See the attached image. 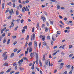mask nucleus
<instances>
[{"mask_svg":"<svg viewBox=\"0 0 74 74\" xmlns=\"http://www.w3.org/2000/svg\"><path fill=\"white\" fill-rule=\"evenodd\" d=\"M36 61L35 62L36 64H38V53L36 54Z\"/></svg>","mask_w":74,"mask_h":74,"instance_id":"obj_1","label":"nucleus"},{"mask_svg":"<svg viewBox=\"0 0 74 74\" xmlns=\"http://www.w3.org/2000/svg\"><path fill=\"white\" fill-rule=\"evenodd\" d=\"M40 38H42V40L43 41H44L45 39V36H43L42 35H41L40 36Z\"/></svg>","mask_w":74,"mask_h":74,"instance_id":"obj_2","label":"nucleus"},{"mask_svg":"<svg viewBox=\"0 0 74 74\" xmlns=\"http://www.w3.org/2000/svg\"><path fill=\"white\" fill-rule=\"evenodd\" d=\"M37 41H35L34 42V47L35 49H36V48H37Z\"/></svg>","mask_w":74,"mask_h":74,"instance_id":"obj_3","label":"nucleus"},{"mask_svg":"<svg viewBox=\"0 0 74 74\" xmlns=\"http://www.w3.org/2000/svg\"><path fill=\"white\" fill-rule=\"evenodd\" d=\"M35 38V34L33 33L31 36V41H33V40H34Z\"/></svg>","mask_w":74,"mask_h":74,"instance_id":"obj_4","label":"nucleus"},{"mask_svg":"<svg viewBox=\"0 0 74 74\" xmlns=\"http://www.w3.org/2000/svg\"><path fill=\"white\" fill-rule=\"evenodd\" d=\"M11 10H9V13H10V15H12V14H14V10H13V9H11Z\"/></svg>","mask_w":74,"mask_h":74,"instance_id":"obj_5","label":"nucleus"},{"mask_svg":"<svg viewBox=\"0 0 74 74\" xmlns=\"http://www.w3.org/2000/svg\"><path fill=\"white\" fill-rule=\"evenodd\" d=\"M25 56H26V54L27 53L28 54L29 53V48H27V51H25Z\"/></svg>","mask_w":74,"mask_h":74,"instance_id":"obj_6","label":"nucleus"},{"mask_svg":"<svg viewBox=\"0 0 74 74\" xmlns=\"http://www.w3.org/2000/svg\"><path fill=\"white\" fill-rule=\"evenodd\" d=\"M34 53H32L30 54V56L31 58H32L33 56H34Z\"/></svg>","mask_w":74,"mask_h":74,"instance_id":"obj_7","label":"nucleus"},{"mask_svg":"<svg viewBox=\"0 0 74 74\" xmlns=\"http://www.w3.org/2000/svg\"><path fill=\"white\" fill-rule=\"evenodd\" d=\"M37 27H36V28L37 29H40V25H39L38 22H37Z\"/></svg>","mask_w":74,"mask_h":74,"instance_id":"obj_8","label":"nucleus"},{"mask_svg":"<svg viewBox=\"0 0 74 74\" xmlns=\"http://www.w3.org/2000/svg\"><path fill=\"white\" fill-rule=\"evenodd\" d=\"M3 65H4V66L8 67V64L7 63V62H5L3 64Z\"/></svg>","mask_w":74,"mask_h":74,"instance_id":"obj_9","label":"nucleus"},{"mask_svg":"<svg viewBox=\"0 0 74 74\" xmlns=\"http://www.w3.org/2000/svg\"><path fill=\"white\" fill-rule=\"evenodd\" d=\"M11 25V26L10 25L9 26V27L10 28H11L12 27H14V22H12Z\"/></svg>","mask_w":74,"mask_h":74,"instance_id":"obj_10","label":"nucleus"},{"mask_svg":"<svg viewBox=\"0 0 74 74\" xmlns=\"http://www.w3.org/2000/svg\"><path fill=\"white\" fill-rule=\"evenodd\" d=\"M22 63L23 62V59H21V60H19L18 62V64H20V63Z\"/></svg>","mask_w":74,"mask_h":74,"instance_id":"obj_11","label":"nucleus"},{"mask_svg":"<svg viewBox=\"0 0 74 74\" xmlns=\"http://www.w3.org/2000/svg\"><path fill=\"white\" fill-rule=\"evenodd\" d=\"M45 60V55L44 54L43 56L42 60L43 61H44Z\"/></svg>","mask_w":74,"mask_h":74,"instance_id":"obj_12","label":"nucleus"},{"mask_svg":"<svg viewBox=\"0 0 74 74\" xmlns=\"http://www.w3.org/2000/svg\"><path fill=\"white\" fill-rule=\"evenodd\" d=\"M49 30V28L47 27H46L45 28V31L46 32H47Z\"/></svg>","mask_w":74,"mask_h":74,"instance_id":"obj_13","label":"nucleus"},{"mask_svg":"<svg viewBox=\"0 0 74 74\" xmlns=\"http://www.w3.org/2000/svg\"><path fill=\"white\" fill-rule=\"evenodd\" d=\"M42 19H43V22H45L46 21V18H45V17H42Z\"/></svg>","mask_w":74,"mask_h":74,"instance_id":"obj_14","label":"nucleus"},{"mask_svg":"<svg viewBox=\"0 0 74 74\" xmlns=\"http://www.w3.org/2000/svg\"><path fill=\"white\" fill-rule=\"evenodd\" d=\"M29 35H27L26 38H25V40H29Z\"/></svg>","mask_w":74,"mask_h":74,"instance_id":"obj_15","label":"nucleus"},{"mask_svg":"<svg viewBox=\"0 0 74 74\" xmlns=\"http://www.w3.org/2000/svg\"><path fill=\"white\" fill-rule=\"evenodd\" d=\"M7 4L8 5L11 6V5H12V3H11V2H9Z\"/></svg>","mask_w":74,"mask_h":74,"instance_id":"obj_16","label":"nucleus"},{"mask_svg":"<svg viewBox=\"0 0 74 74\" xmlns=\"http://www.w3.org/2000/svg\"><path fill=\"white\" fill-rule=\"evenodd\" d=\"M39 64L41 67H42V62H41V61L40 60H39Z\"/></svg>","mask_w":74,"mask_h":74,"instance_id":"obj_17","label":"nucleus"},{"mask_svg":"<svg viewBox=\"0 0 74 74\" xmlns=\"http://www.w3.org/2000/svg\"><path fill=\"white\" fill-rule=\"evenodd\" d=\"M4 5L5 3H3L2 5V9H4Z\"/></svg>","mask_w":74,"mask_h":74,"instance_id":"obj_18","label":"nucleus"},{"mask_svg":"<svg viewBox=\"0 0 74 74\" xmlns=\"http://www.w3.org/2000/svg\"><path fill=\"white\" fill-rule=\"evenodd\" d=\"M11 70V69H9L7 70V71H6V73H8L9 72H10Z\"/></svg>","mask_w":74,"mask_h":74,"instance_id":"obj_19","label":"nucleus"},{"mask_svg":"<svg viewBox=\"0 0 74 74\" xmlns=\"http://www.w3.org/2000/svg\"><path fill=\"white\" fill-rule=\"evenodd\" d=\"M33 51V48H31L29 50V52L30 53V52H32V51Z\"/></svg>","mask_w":74,"mask_h":74,"instance_id":"obj_20","label":"nucleus"},{"mask_svg":"<svg viewBox=\"0 0 74 74\" xmlns=\"http://www.w3.org/2000/svg\"><path fill=\"white\" fill-rule=\"evenodd\" d=\"M7 58H8V56H5L3 58L4 60H5L6 59H7Z\"/></svg>","mask_w":74,"mask_h":74,"instance_id":"obj_21","label":"nucleus"},{"mask_svg":"<svg viewBox=\"0 0 74 74\" xmlns=\"http://www.w3.org/2000/svg\"><path fill=\"white\" fill-rule=\"evenodd\" d=\"M7 53V52H5L4 53H3V56L4 57L5 55H6Z\"/></svg>","mask_w":74,"mask_h":74,"instance_id":"obj_22","label":"nucleus"},{"mask_svg":"<svg viewBox=\"0 0 74 74\" xmlns=\"http://www.w3.org/2000/svg\"><path fill=\"white\" fill-rule=\"evenodd\" d=\"M52 39L53 41H55L56 40V39H55V37L52 36Z\"/></svg>","mask_w":74,"mask_h":74,"instance_id":"obj_23","label":"nucleus"},{"mask_svg":"<svg viewBox=\"0 0 74 74\" xmlns=\"http://www.w3.org/2000/svg\"><path fill=\"white\" fill-rule=\"evenodd\" d=\"M49 66H53V64H52V63H51V64L50 65V61H49Z\"/></svg>","mask_w":74,"mask_h":74,"instance_id":"obj_24","label":"nucleus"},{"mask_svg":"<svg viewBox=\"0 0 74 74\" xmlns=\"http://www.w3.org/2000/svg\"><path fill=\"white\" fill-rule=\"evenodd\" d=\"M43 45H44L45 46L46 45H47V42L45 41H44L43 42Z\"/></svg>","mask_w":74,"mask_h":74,"instance_id":"obj_25","label":"nucleus"},{"mask_svg":"<svg viewBox=\"0 0 74 74\" xmlns=\"http://www.w3.org/2000/svg\"><path fill=\"white\" fill-rule=\"evenodd\" d=\"M32 44H33V42H30L29 43L28 45L30 47L31 45H32Z\"/></svg>","mask_w":74,"mask_h":74,"instance_id":"obj_26","label":"nucleus"},{"mask_svg":"<svg viewBox=\"0 0 74 74\" xmlns=\"http://www.w3.org/2000/svg\"><path fill=\"white\" fill-rule=\"evenodd\" d=\"M6 41H7V39L5 38H4L3 39V43H5Z\"/></svg>","mask_w":74,"mask_h":74,"instance_id":"obj_27","label":"nucleus"},{"mask_svg":"<svg viewBox=\"0 0 74 74\" xmlns=\"http://www.w3.org/2000/svg\"><path fill=\"white\" fill-rule=\"evenodd\" d=\"M19 69L21 71H22L24 70V69L23 68H22L21 67H20L19 68Z\"/></svg>","mask_w":74,"mask_h":74,"instance_id":"obj_28","label":"nucleus"},{"mask_svg":"<svg viewBox=\"0 0 74 74\" xmlns=\"http://www.w3.org/2000/svg\"><path fill=\"white\" fill-rule=\"evenodd\" d=\"M10 39H9L7 41V44L8 45L9 44H10Z\"/></svg>","mask_w":74,"mask_h":74,"instance_id":"obj_29","label":"nucleus"},{"mask_svg":"<svg viewBox=\"0 0 74 74\" xmlns=\"http://www.w3.org/2000/svg\"><path fill=\"white\" fill-rule=\"evenodd\" d=\"M50 23L51 25H53V21H50Z\"/></svg>","mask_w":74,"mask_h":74,"instance_id":"obj_30","label":"nucleus"},{"mask_svg":"<svg viewBox=\"0 0 74 74\" xmlns=\"http://www.w3.org/2000/svg\"><path fill=\"white\" fill-rule=\"evenodd\" d=\"M51 1H52V2H54L55 3H57V1L55 0H51Z\"/></svg>","mask_w":74,"mask_h":74,"instance_id":"obj_31","label":"nucleus"},{"mask_svg":"<svg viewBox=\"0 0 74 74\" xmlns=\"http://www.w3.org/2000/svg\"><path fill=\"white\" fill-rule=\"evenodd\" d=\"M46 65H48V60H47L45 62Z\"/></svg>","mask_w":74,"mask_h":74,"instance_id":"obj_32","label":"nucleus"},{"mask_svg":"<svg viewBox=\"0 0 74 74\" xmlns=\"http://www.w3.org/2000/svg\"><path fill=\"white\" fill-rule=\"evenodd\" d=\"M16 15H18V14H19V11L18 10H16Z\"/></svg>","mask_w":74,"mask_h":74,"instance_id":"obj_33","label":"nucleus"},{"mask_svg":"<svg viewBox=\"0 0 74 74\" xmlns=\"http://www.w3.org/2000/svg\"><path fill=\"white\" fill-rule=\"evenodd\" d=\"M45 24H42V27H44V29H45Z\"/></svg>","mask_w":74,"mask_h":74,"instance_id":"obj_34","label":"nucleus"},{"mask_svg":"<svg viewBox=\"0 0 74 74\" xmlns=\"http://www.w3.org/2000/svg\"><path fill=\"white\" fill-rule=\"evenodd\" d=\"M27 26H25L24 27H23V29H25L26 30L27 29Z\"/></svg>","mask_w":74,"mask_h":74,"instance_id":"obj_35","label":"nucleus"},{"mask_svg":"<svg viewBox=\"0 0 74 74\" xmlns=\"http://www.w3.org/2000/svg\"><path fill=\"white\" fill-rule=\"evenodd\" d=\"M19 6L20 8H22V7H23L22 5L21 4H20L19 5Z\"/></svg>","mask_w":74,"mask_h":74,"instance_id":"obj_36","label":"nucleus"},{"mask_svg":"<svg viewBox=\"0 0 74 74\" xmlns=\"http://www.w3.org/2000/svg\"><path fill=\"white\" fill-rule=\"evenodd\" d=\"M58 53V52L56 51L55 52L53 53V56H54V55H56V53Z\"/></svg>","mask_w":74,"mask_h":74,"instance_id":"obj_37","label":"nucleus"},{"mask_svg":"<svg viewBox=\"0 0 74 74\" xmlns=\"http://www.w3.org/2000/svg\"><path fill=\"white\" fill-rule=\"evenodd\" d=\"M14 56V53H12L11 54L10 56H11V57H13Z\"/></svg>","mask_w":74,"mask_h":74,"instance_id":"obj_38","label":"nucleus"},{"mask_svg":"<svg viewBox=\"0 0 74 74\" xmlns=\"http://www.w3.org/2000/svg\"><path fill=\"white\" fill-rule=\"evenodd\" d=\"M73 73V70L71 71L69 73V74H72Z\"/></svg>","mask_w":74,"mask_h":74,"instance_id":"obj_39","label":"nucleus"},{"mask_svg":"<svg viewBox=\"0 0 74 74\" xmlns=\"http://www.w3.org/2000/svg\"><path fill=\"white\" fill-rule=\"evenodd\" d=\"M47 38L48 40H51V38H50V36H47Z\"/></svg>","mask_w":74,"mask_h":74,"instance_id":"obj_40","label":"nucleus"},{"mask_svg":"<svg viewBox=\"0 0 74 74\" xmlns=\"http://www.w3.org/2000/svg\"><path fill=\"white\" fill-rule=\"evenodd\" d=\"M23 60H27V58L26 57L23 58Z\"/></svg>","mask_w":74,"mask_h":74,"instance_id":"obj_41","label":"nucleus"},{"mask_svg":"<svg viewBox=\"0 0 74 74\" xmlns=\"http://www.w3.org/2000/svg\"><path fill=\"white\" fill-rule=\"evenodd\" d=\"M44 12L45 15L46 16H48V14H47V12L45 11Z\"/></svg>","mask_w":74,"mask_h":74,"instance_id":"obj_42","label":"nucleus"},{"mask_svg":"<svg viewBox=\"0 0 74 74\" xmlns=\"http://www.w3.org/2000/svg\"><path fill=\"white\" fill-rule=\"evenodd\" d=\"M64 65V63H61L60 65V66H63Z\"/></svg>","mask_w":74,"mask_h":74,"instance_id":"obj_43","label":"nucleus"},{"mask_svg":"<svg viewBox=\"0 0 74 74\" xmlns=\"http://www.w3.org/2000/svg\"><path fill=\"white\" fill-rule=\"evenodd\" d=\"M66 66L67 68H68V69H70V65H69L67 66Z\"/></svg>","mask_w":74,"mask_h":74,"instance_id":"obj_44","label":"nucleus"},{"mask_svg":"<svg viewBox=\"0 0 74 74\" xmlns=\"http://www.w3.org/2000/svg\"><path fill=\"white\" fill-rule=\"evenodd\" d=\"M72 47H73V46L72 45H70L69 47V49H71Z\"/></svg>","mask_w":74,"mask_h":74,"instance_id":"obj_45","label":"nucleus"},{"mask_svg":"<svg viewBox=\"0 0 74 74\" xmlns=\"http://www.w3.org/2000/svg\"><path fill=\"white\" fill-rule=\"evenodd\" d=\"M57 33L58 34H60V32L59 31H57Z\"/></svg>","mask_w":74,"mask_h":74,"instance_id":"obj_46","label":"nucleus"},{"mask_svg":"<svg viewBox=\"0 0 74 74\" xmlns=\"http://www.w3.org/2000/svg\"><path fill=\"white\" fill-rule=\"evenodd\" d=\"M16 21H17V23H19V21H21V20L19 19H18L17 20H15Z\"/></svg>","mask_w":74,"mask_h":74,"instance_id":"obj_47","label":"nucleus"},{"mask_svg":"<svg viewBox=\"0 0 74 74\" xmlns=\"http://www.w3.org/2000/svg\"><path fill=\"white\" fill-rule=\"evenodd\" d=\"M34 32V27L32 29V32Z\"/></svg>","mask_w":74,"mask_h":74,"instance_id":"obj_48","label":"nucleus"},{"mask_svg":"<svg viewBox=\"0 0 74 74\" xmlns=\"http://www.w3.org/2000/svg\"><path fill=\"white\" fill-rule=\"evenodd\" d=\"M18 28V26L16 27L14 29V30H17Z\"/></svg>","mask_w":74,"mask_h":74,"instance_id":"obj_49","label":"nucleus"},{"mask_svg":"<svg viewBox=\"0 0 74 74\" xmlns=\"http://www.w3.org/2000/svg\"><path fill=\"white\" fill-rule=\"evenodd\" d=\"M13 66H18V64H17L16 63H14L13 64Z\"/></svg>","mask_w":74,"mask_h":74,"instance_id":"obj_50","label":"nucleus"},{"mask_svg":"<svg viewBox=\"0 0 74 74\" xmlns=\"http://www.w3.org/2000/svg\"><path fill=\"white\" fill-rule=\"evenodd\" d=\"M1 29V34H2V33H3V32H4V30H3V29Z\"/></svg>","mask_w":74,"mask_h":74,"instance_id":"obj_51","label":"nucleus"},{"mask_svg":"<svg viewBox=\"0 0 74 74\" xmlns=\"http://www.w3.org/2000/svg\"><path fill=\"white\" fill-rule=\"evenodd\" d=\"M23 55V54H21L20 55H19V58H21V57H22V56Z\"/></svg>","mask_w":74,"mask_h":74,"instance_id":"obj_52","label":"nucleus"},{"mask_svg":"<svg viewBox=\"0 0 74 74\" xmlns=\"http://www.w3.org/2000/svg\"><path fill=\"white\" fill-rule=\"evenodd\" d=\"M12 5H13V7H15V6H16V5H15V3H13L12 4Z\"/></svg>","mask_w":74,"mask_h":74,"instance_id":"obj_53","label":"nucleus"},{"mask_svg":"<svg viewBox=\"0 0 74 74\" xmlns=\"http://www.w3.org/2000/svg\"><path fill=\"white\" fill-rule=\"evenodd\" d=\"M12 37L13 39H15L16 38V36H12Z\"/></svg>","mask_w":74,"mask_h":74,"instance_id":"obj_54","label":"nucleus"},{"mask_svg":"<svg viewBox=\"0 0 74 74\" xmlns=\"http://www.w3.org/2000/svg\"><path fill=\"white\" fill-rule=\"evenodd\" d=\"M18 51V49H15L14 50V52H16Z\"/></svg>","mask_w":74,"mask_h":74,"instance_id":"obj_55","label":"nucleus"},{"mask_svg":"<svg viewBox=\"0 0 74 74\" xmlns=\"http://www.w3.org/2000/svg\"><path fill=\"white\" fill-rule=\"evenodd\" d=\"M21 50H19L17 52V54H18V53H19V52H21Z\"/></svg>","mask_w":74,"mask_h":74,"instance_id":"obj_56","label":"nucleus"},{"mask_svg":"<svg viewBox=\"0 0 74 74\" xmlns=\"http://www.w3.org/2000/svg\"><path fill=\"white\" fill-rule=\"evenodd\" d=\"M62 60H63L62 59H61L60 60H59L58 61V63H60V62H62Z\"/></svg>","mask_w":74,"mask_h":74,"instance_id":"obj_57","label":"nucleus"},{"mask_svg":"<svg viewBox=\"0 0 74 74\" xmlns=\"http://www.w3.org/2000/svg\"><path fill=\"white\" fill-rule=\"evenodd\" d=\"M59 17L60 18V19H63V17L60 15H59Z\"/></svg>","mask_w":74,"mask_h":74,"instance_id":"obj_58","label":"nucleus"},{"mask_svg":"<svg viewBox=\"0 0 74 74\" xmlns=\"http://www.w3.org/2000/svg\"><path fill=\"white\" fill-rule=\"evenodd\" d=\"M21 3L23 4H26V2L24 1L22 2Z\"/></svg>","mask_w":74,"mask_h":74,"instance_id":"obj_59","label":"nucleus"},{"mask_svg":"<svg viewBox=\"0 0 74 74\" xmlns=\"http://www.w3.org/2000/svg\"><path fill=\"white\" fill-rule=\"evenodd\" d=\"M17 41H15L13 43L14 45H16L17 43Z\"/></svg>","mask_w":74,"mask_h":74,"instance_id":"obj_60","label":"nucleus"},{"mask_svg":"<svg viewBox=\"0 0 74 74\" xmlns=\"http://www.w3.org/2000/svg\"><path fill=\"white\" fill-rule=\"evenodd\" d=\"M25 7H26V9H27V11H29V9L27 8V6H26Z\"/></svg>","mask_w":74,"mask_h":74,"instance_id":"obj_61","label":"nucleus"},{"mask_svg":"<svg viewBox=\"0 0 74 74\" xmlns=\"http://www.w3.org/2000/svg\"><path fill=\"white\" fill-rule=\"evenodd\" d=\"M31 69L32 70H34V66H32Z\"/></svg>","mask_w":74,"mask_h":74,"instance_id":"obj_62","label":"nucleus"},{"mask_svg":"<svg viewBox=\"0 0 74 74\" xmlns=\"http://www.w3.org/2000/svg\"><path fill=\"white\" fill-rule=\"evenodd\" d=\"M73 53L69 55V57H71V56H73Z\"/></svg>","mask_w":74,"mask_h":74,"instance_id":"obj_63","label":"nucleus"},{"mask_svg":"<svg viewBox=\"0 0 74 74\" xmlns=\"http://www.w3.org/2000/svg\"><path fill=\"white\" fill-rule=\"evenodd\" d=\"M19 73V72H17L16 73H15V74H18Z\"/></svg>","mask_w":74,"mask_h":74,"instance_id":"obj_64","label":"nucleus"}]
</instances>
